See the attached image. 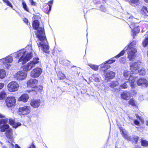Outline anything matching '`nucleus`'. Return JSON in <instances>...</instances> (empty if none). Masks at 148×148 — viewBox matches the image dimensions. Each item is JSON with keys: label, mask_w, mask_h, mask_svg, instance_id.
<instances>
[{"label": "nucleus", "mask_w": 148, "mask_h": 148, "mask_svg": "<svg viewBox=\"0 0 148 148\" xmlns=\"http://www.w3.org/2000/svg\"><path fill=\"white\" fill-rule=\"evenodd\" d=\"M94 80L96 82H97L99 81V79L98 78H95L94 79Z\"/></svg>", "instance_id": "8fccbe9b"}, {"label": "nucleus", "mask_w": 148, "mask_h": 148, "mask_svg": "<svg viewBox=\"0 0 148 148\" xmlns=\"http://www.w3.org/2000/svg\"><path fill=\"white\" fill-rule=\"evenodd\" d=\"M144 1L145 2L148 3V0H144Z\"/></svg>", "instance_id": "5fc2aeb1"}, {"label": "nucleus", "mask_w": 148, "mask_h": 148, "mask_svg": "<svg viewBox=\"0 0 148 148\" xmlns=\"http://www.w3.org/2000/svg\"><path fill=\"white\" fill-rule=\"evenodd\" d=\"M141 97H139V99H140V98Z\"/></svg>", "instance_id": "13d9d810"}, {"label": "nucleus", "mask_w": 148, "mask_h": 148, "mask_svg": "<svg viewBox=\"0 0 148 148\" xmlns=\"http://www.w3.org/2000/svg\"><path fill=\"white\" fill-rule=\"evenodd\" d=\"M129 103L133 106H136V101L133 99H130L128 101Z\"/></svg>", "instance_id": "2f4dec72"}, {"label": "nucleus", "mask_w": 148, "mask_h": 148, "mask_svg": "<svg viewBox=\"0 0 148 148\" xmlns=\"http://www.w3.org/2000/svg\"><path fill=\"white\" fill-rule=\"evenodd\" d=\"M138 85L142 86L145 87H147L148 85V82L144 78H140L137 81Z\"/></svg>", "instance_id": "2eb2a0df"}, {"label": "nucleus", "mask_w": 148, "mask_h": 148, "mask_svg": "<svg viewBox=\"0 0 148 148\" xmlns=\"http://www.w3.org/2000/svg\"><path fill=\"white\" fill-rule=\"evenodd\" d=\"M146 125L147 126H148V121H147L146 123Z\"/></svg>", "instance_id": "6e6d98bb"}, {"label": "nucleus", "mask_w": 148, "mask_h": 148, "mask_svg": "<svg viewBox=\"0 0 148 148\" xmlns=\"http://www.w3.org/2000/svg\"><path fill=\"white\" fill-rule=\"evenodd\" d=\"M8 90L10 92H15L17 91L19 86L18 83L15 81H12L8 85Z\"/></svg>", "instance_id": "9d476101"}, {"label": "nucleus", "mask_w": 148, "mask_h": 148, "mask_svg": "<svg viewBox=\"0 0 148 148\" xmlns=\"http://www.w3.org/2000/svg\"><path fill=\"white\" fill-rule=\"evenodd\" d=\"M31 108L29 106H25L19 108L18 111L20 114L23 115H26L30 113Z\"/></svg>", "instance_id": "9b49d317"}, {"label": "nucleus", "mask_w": 148, "mask_h": 148, "mask_svg": "<svg viewBox=\"0 0 148 148\" xmlns=\"http://www.w3.org/2000/svg\"><path fill=\"white\" fill-rule=\"evenodd\" d=\"M13 59L10 55L0 60V63L3 65V66L7 69H8L12 65Z\"/></svg>", "instance_id": "423d86ee"}, {"label": "nucleus", "mask_w": 148, "mask_h": 148, "mask_svg": "<svg viewBox=\"0 0 148 148\" xmlns=\"http://www.w3.org/2000/svg\"><path fill=\"white\" fill-rule=\"evenodd\" d=\"M115 75V73L112 71L108 72L105 74V79L107 80L113 78Z\"/></svg>", "instance_id": "6ab92c4d"}, {"label": "nucleus", "mask_w": 148, "mask_h": 148, "mask_svg": "<svg viewBox=\"0 0 148 148\" xmlns=\"http://www.w3.org/2000/svg\"><path fill=\"white\" fill-rule=\"evenodd\" d=\"M33 28L37 30L36 33L37 37L38 38L37 44L39 49H41L45 53L49 52V48L47 44V41L45 36L44 28L39 27V22L37 20L34 21L33 22Z\"/></svg>", "instance_id": "f257e3e1"}, {"label": "nucleus", "mask_w": 148, "mask_h": 148, "mask_svg": "<svg viewBox=\"0 0 148 148\" xmlns=\"http://www.w3.org/2000/svg\"><path fill=\"white\" fill-rule=\"evenodd\" d=\"M5 117V116L0 113V118H4Z\"/></svg>", "instance_id": "09e8293b"}, {"label": "nucleus", "mask_w": 148, "mask_h": 148, "mask_svg": "<svg viewBox=\"0 0 148 148\" xmlns=\"http://www.w3.org/2000/svg\"><path fill=\"white\" fill-rule=\"evenodd\" d=\"M9 144H8V145L9 147L11 148H13L14 147V145L12 143H10L9 142H8Z\"/></svg>", "instance_id": "a18cd8bd"}, {"label": "nucleus", "mask_w": 148, "mask_h": 148, "mask_svg": "<svg viewBox=\"0 0 148 148\" xmlns=\"http://www.w3.org/2000/svg\"><path fill=\"white\" fill-rule=\"evenodd\" d=\"M5 103L7 106L9 108L14 106L16 103L15 99L13 97H8L5 100Z\"/></svg>", "instance_id": "4468645a"}, {"label": "nucleus", "mask_w": 148, "mask_h": 148, "mask_svg": "<svg viewBox=\"0 0 148 148\" xmlns=\"http://www.w3.org/2000/svg\"><path fill=\"white\" fill-rule=\"evenodd\" d=\"M39 58L37 57L34 58L32 61H30L23 67V70L27 72L30 70L32 68L35 67L36 64L39 62Z\"/></svg>", "instance_id": "39448f33"}, {"label": "nucleus", "mask_w": 148, "mask_h": 148, "mask_svg": "<svg viewBox=\"0 0 148 148\" xmlns=\"http://www.w3.org/2000/svg\"><path fill=\"white\" fill-rule=\"evenodd\" d=\"M121 97L122 99L127 100L130 99L131 94L129 92L125 91L121 94Z\"/></svg>", "instance_id": "a211bd4d"}, {"label": "nucleus", "mask_w": 148, "mask_h": 148, "mask_svg": "<svg viewBox=\"0 0 148 148\" xmlns=\"http://www.w3.org/2000/svg\"><path fill=\"white\" fill-rule=\"evenodd\" d=\"M142 145L145 147L148 146V142L146 140H142L141 141Z\"/></svg>", "instance_id": "4c0bfd02"}, {"label": "nucleus", "mask_w": 148, "mask_h": 148, "mask_svg": "<svg viewBox=\"0 0 148 148\" xmlns=\"http://www.w3.org/2000/svg\"><path fill=\"white\" fill-rule=\"evenodd\" d=\"M134 123L136 125L139 126L140 125V122L137 120H134Z\"/></svg>", "instance_id": "c03bdc74"}, {"label": "nucleus", "mask_w": 148, "mask_h": 148, "mask_svg": "<svg viewBox=\"0 0 148 148\" xmlns=\"http://www.w3.org/2000/svg\"><path fill=\"white\" fill-rule=\"evenodd\" d=\"M32 90V91H34V90L36 91L35 90H33H33Z\"/></svg>", "instance_id": "4d7b16f0"}, {"label": "nucleus", "mask_w": 148, "mask_h": 148, "mask_svg": "<svg viewBox=\"0 0 148 148\" xmlns=\"http://www.w3.org/2000/svg\"><path fill=\"white\" fill-rule=\"evenodd\" d=\"M120 63H124L125 62V58L123 57L121 58L119 60Z\"/></svg>", "instance_id": "a19ab883"}, {"label": "nucleus", "mask_w": 148, "mask_h": 148, "mask_svg": "<svg viewBox=\"0 0 148 148\" xmlns=\"http://www.w3.org/2000/svg\"><path fill=\"white\" fill-rule=\"evenodd\" d=\"M37 82L38 81L35 79H30L27 82V86L29 87L35 88Z\"/></svg>", "instance_id": "dca6fc26"}, {"label": "nucleus", "mask_w": 148, "mask_h": 148, "mask_svg": "<svg viewBox=\"0 0 148 148\" xmlns=\"http://www.w3.org/2000/svg\"><path fill=\"white\" fill-rule=\"evenodd\" d=\"M5 131H6L5 135L8 138L12 139V130L10 128H9L7 129H6Z\"/></svg>", "instance_id": "412c9836"}, {"label": "nucleus", "mask_w": 148, "mask_h": 148, "mask_svg": "<svg viewBox=\"0 0 148 148\" xmlns=\"http://www.w3.org/2000/svg\"><path fill=\"white\" fill-rule=\"evenodd\" d=\"M42 72V69L40 68H36L32 71L31 72V76L33 78L39 77Z\"/></svg>", "instance_id": "ddd939ff"}, {"label": "nucleus", "mask_w": 148, "mask_h": 148, "mask_svg": "<svg viewBox=\"0 0 148 148\" xmlns=\"http://www.w3.org/2000/svg\"><path fill=\"white\" fill-rule=\"evenodd\" d=\"M16 148H21L17 144L15 145V147Z\"/></svg>", "instance_id": "603ef678"}, {"label": "nucleus", "mask_w": 148, "mask_h": 148, "mask_svg": "<svg viewBox=\"0 0 148 148\" xmlns=\"http://www.w3.org/2000/svg\"><path fill=\"white\" fill-rule=\"evenodd\" d=\"M104 1H106V0H103Z\"/></svg>", "instance_id": "bf43d9fd"}, {"label": "nucleus", "mask_w": 148, "mask_h": 148, "mask_svg": "<svg viewBox=\"0 0 148 148\" xmlns=\"http://www.w3.org/2000/svg\"><path fill=\"white\" fill-rule=\"evenodd\" d=\"M58 77L61 80L63 79L65 77V76L64 74L61 72H59L58 74Z\"/></svg>", "instance_id": "7c9ffc66"}, {"label": "nucleus", "mask_w": 148, "mask_h": 148, "mask_svg": "<svg viewBox=\"0 0 148 148\" xmlns=\"http://www.w3.org/2000/svg\"><path fill=\"white\" fill-rule=\"evenodd\" d=\"M136 44V41H133L126 47L128 50L127 57L130 60H134L136 57L135 53L137 52V50L135 47Z\"/></svg>", "instance_id": "7ed1b4c3"}, {"label": "nucleus", "mask_w": 148, "mask_h": 148, "mask_svg": "<svg viewBox=\"0 0 148 148\" xmlns=\"http://www.w3.org/2000/svg\"><path fill=\"white\" fill-rule=\"evenodd\" d=\"M9 123L10 124H11L13 125V127L15 128H16L18 126H20L21 125V124L20 123H17L15 124H14V120L11 119H9Z\"/></svg>", "instance_id": "393cba45"}, {"label": "nucleus", "mask_w": 148, "mask_h": 148, "mask_svg": "<svg viewBox=\"0 0 148 148\" xmlns=\"http://www.w3.org/2000/svg\"><path fill=\"white\" fill-rule=\"evenodd\" d=\"M121 133L123 134L124 138L128 140L131 141L132 140L131 138L127 134V132L124 129H121Z\"/></svg>", "instance_id": "4be33fe9"}, {"label": "nucleus", "mask_w": 148, "mask_h": 148, "mask_svg": "<svg viewBox=\"0 0 148 148\" xmlns=\"http://www.w3.org/2000/svg\"><path fill=\"white\" fill-rule=\"evenodd\" d=\"M22 4L24 10L27 11H28V9L27 7L26 4L23 1H22Z\"/></svg>", "instance_id": "58836bf2"}, {"label": "nucleus", "mask_w": 148, "mask_h": 148, "mask_svg": "<svg viewBox=\"0 0 148 148\" xmlns=\"http://www.w3.org/2000/svg\"><path fill=\"white\" fill-rule=\"evenodd\" d=\"M25 22V23H27L28 22V20L26 18H24L23 20Z\"/></svg>", "instance_id": "de8ad7c7"}, {"label": "nucleus", "mask_w": 148, "mask_h": 148, "mask_svg": "<svg viewBox=\"0 0 148 148\" xmlns=\"http://www.w3.org/2000/svg\"><path fill=\"white\" fill-rule=\"evenodd\" d=\"M128 20L130 22V24L129 25L130 27L132 29V32L134 37V36L139 33L140 30L137 23L138 22H136V20L137 19L134 17L131 16L129 17Z\"/></svg>", "instance_id": "20e7f679"}, {"label": "nucleus", "mask_w": 148, "mask_h": 148, "mask_svg": "<svg viewBox=\"0 0 148 148\" xmlns=\"http://www.w3.org/2000/svg\"><path fill=\"white\" fill-rule=\"evenodd\" d=\"M8 121L6 119H2L0 120V129L1 132H4L9 127L8 124H6Z\"/></svg>", "instance_id": "f8f14e48"}, {"label": "nucleus", "mask_w": 148, "mask_h": 148, "mask_svg": "<svg viewBox=\"0 0 148 148\" xmlns=\"http://www.w3.org/2000/svg\"><path fill=\"white\" fill-rule=\"evenodd\" d=\"M6 76V72L4 69L0 70V78H4Z\"/></svg>", "instance_id": "cd10ccee"}, {"label": "nucleus", "mask_w": 148, "mask_h": 148, "mask_svg": "<svg viewBox=\"0 0 148 148\" xmlns=\"http://www.w3.org/2000/svg\"><path fill=\"white\" fill-rule=\"evenodd\" d=\"M29 148H35V147L34 145L32 144Z\"/></svg>", "instance_id": "3c124183"}, {"label": "nucleus", "mask_w": 148, "mask_h": 148, "mask_svg": "<svg viewBox=\"0 0 148 148\" xmlns=\"http://www.w3.org/2000/svg\"><path fill=\"white\" fill-rule=\"evenodd\" d=\"M4 86V84L3 83L0 84V89H2Z\"/></svg>", "instance_id": "49530a36"}, {"label": "nucleus", "mask_w": 148, "mask_h": 148, "mask_svg": "<svg viewBox=\"0 0 148 148\" xmlns=\"http://www.w3.org/2000/svg\"><path fill=\"white\" fill-rule=\"evenodd\" d=\"M40 100L33 99L31 101L30 103L31 106L34 108H38L40 106Z\"/></svg>", "instance_id": "f3484780"}, {"label": "nucleus", "mask_w": 148, "mask_h": 148, "mask_svg": "<svg viewBox=\"0 0 148 148\" xmlns=\"http://www.w3.org/2000/svg\"><path fill=\"white\" fill-rule=\"evenodd\" d=\"M29 98V96L26 94H23L18 99V100L19 101H23L25 102L27 101Z\"/></svg>", "instance_id": "aec40b11"}, {"label": "nucleus", "mask_w": 148, "mask_h": 148, "mask_svg": "<svg viewBox=\"0 0 148 148\" xmlns=\"http://www.w3.org/2000/svg\"><path fill=\"white\" fill-rule=\"evenodd\" d=\"M27 72H24L23 71H18L14 75L15 79L17 80H23L27 77Z\"/></svg>", "instance_id": "1a4fd4ad"}, {"label": "nucleus", "mask_w": 148, "mask_h": 148, "mask_svg": "<svg viewBox=\"0 0 148 148\" xmlns=\"http://www.w3.org/2000/svg\"><path fill=\"white\" fill-rule=\"evenodd\" d=\"M32 51L31 45H28L25 49L19 51L14 53V55L16 58L20 57L18 62L23 64L32 58Z\"/></svg>", "instance_id": "f03ea898"}, {"label": "nucleus", "mask_w": 148, "mask_h": 148, "mask_svg": "<svg viewBox=\"0 0 148 148\" xmlns=\"http://www.w3.org/2000/svg\"><path fill=\"white\" fill-rule=\"evenodd\" d=\"M6 95L5 92L2 91L0 93V100H2L4 98Z\"/></svg>", "instance_id": "72a5a7b5"}, {"label": "nucleus", "mask_w": 148, "mask_h": 148, "mask_svg": "<svg viewBox=\"0 0 148 148\" xmlns=\"http://www.w3.org/2000/svg\"><path fill=\"white\" fill-rule=\"evenodd\" d=\"M134 140L135 142L136 143H137V142L138 139V137L137 136H134L133 137Z\"/></svg>", "instance_id": "37998d69"}, {"label": "nucleus", "mask_w": 148, "mask_h": 148, "mask_svg": "<svg viewBox=\"0 0 148 148\" xmlns=\"http://www.w3.org/2000/svg\"><path fill=\"white\" fill-rule=\"evenodd\" d=\"M127 47H125L118 54L115 56V57L116 58H118L120 57L123 55L125 53V51L126 50H127Z\"/></svg>", "instance_id": "a878e982"}, {"label": "nucleus", "mask_w": 148, "mask_h": 148, "mask_svg": "<svg viewBox=\"0 0 148 148\" xmlns=\"http://www.w3.org/2000/svg\"><path fill=\"white\" fill-rule=\"evenodd\" d=\"M141 12L143 14H145L147 15V13L148 14V11L147 7L143 6L141 9Z\"/></svg>", "instance_id": "473e14b6"}, {"label": "nucleus", "mask_w": 148, "mask_h": 148, "mask_svg": "<svg viewBox=\"0 0 148 148\" xmlns=\"http://www.w3.org/2000/svg\"><path fill=\"white\" fill-rule=\"evenodd\" d=\"M119 84V83L117 81H112L110 83V86L111 88H113L114 87L118 86Z\"/></svg>", "instance_id": "c85d7f7f"}, {"label": "nucleus", "mask_w": 148, "mask_h": 148, "mask_svg": "<svg viewBox=\"0 0 148 148\" xmlns=\"http://www.w3.org/2000/svg\"><path fill=\"white\" fill-rule=\"evenodd\" d=\"M138 72L139 73L140 75H145L146 73L145 71L143 68H142L139 71H138Z\"/></svg>", "instance_id": "f704fd0d"}, {"label": "nucleus", "mask_w": 148, "mask_h": 148, "mask_svg": "<svg viewBox=\"0 0 148 148\" xmlns=\"http://www.w3.org/2000/svg\"><path fill=\"white\" fill-rule=\"evenodd\" d=\"M53 1H49L48 2V4L49 5V11H48V12L50 11L51 8V6L52 5V4H53Z\"/></svg>", "instance_id": "ea45409f"}, {"label": "nucleus", "mask_w": 148, "mask_h": 148, "mask_svg": "<svg viewBox=\"0 0 148 148\" xmlns=\"http://www.w3.org/2000/svg\"><path fill=\"white\" fill-rule=\"evenodd\" d=\"M130 82L131 81L125 82L123 84L121 85L120 86L123 89H125L127 88L129 84H130Z\"/></svg>", "instance_id": "bb28decb"}, {"label": "nucleus", "mask_w": 148, "mask_h": 148, "mask_svg": "<svg viewBox=\"0 0 148 148\" xmlns=\"http://www.w3.org/2000/svg\"><path fill=\"white\" fill-rule=\"evenodd\" d=\"M124 76L126 79H128L129 81H131L130 86L132 88H134L135 87V80L130 71H125L124 73Z\"/></svg>", "instance_id": "0eeeda50"}, {"label": "nucleus", "mask_w": 148, "mask_h": 148, "mask_svg": "<svg viewBox=\"0 0 148 148\" xmlns=\"http://www.w3.org/2000/svg\"><path fill=\"white\" fill-rule=\"evenodd\" d=\"M3 1L5 3H6L7 5L8 6L12 8H13V6L8 0H3Z\"/></svg>", "instance_id": "e433bc0d"}, {"label": "nucleus", "mask_w": 148, "mask_h": 148, "mask_svg": "<svg viewBox=\"0 0 148 148\" xmlns=\"http://www.w3.org/2000/svg\"><path fill=\"white\" fill-rule=\"evenodd\" d=\"M130 69L132 73L136 74L138 72V69L141 65V62L140 61H137L130 63Z\"/></svg>", "instance_id": "6e6552de"}, {"label": "nucleus", "mask_w": 148, "mask_h": 148, "mask_svg": "<svg viewBox=\"0 0 148 148\" xmlns=\"http://www.w3.org/2000/svg\"><path fill=\"white\" fill-rule=\"evenodd\" d=\"M115 58V57H113V58H111L109 60L104 62L103 64H101L100 65L101 67H104V65L106 63L111 64L114 62L115 61V60L114 59V58Z\"/></svg>", "instance_id": "b1692460"}, {"label": "nucleus", "mask_w": 148, "mask_h": 148, "mask_svg": "<svg viewBox=\"0 0 148 148\" xmlns=\"http://www.w3.org/2000/svg\"><path fill=\"white\" fill-rule=\"evenodd\" d=\"M148 44V38H145L143 41L142 44L144 47H146Z\"/></svg>", "instance_id": "c9c22d12"}, {"label": "nucleus", "mask_w": 148, "mask_h": 148, "mask_svg": "<svg viewBox=\"0 0 148 148\" xmlns=\"http://www.w3.org/2000/svg\"><path fill=\"white\" fill-rule=\"evenodd\" d=\"M88 65L92 69L95 71H96L98 69L99 66L97 65L91 64H89Z\"/></svg>", "instance_id": "c756f323"}, {"label": "nucleus", "mask_w": 148, "mask_h": 148, "mask_svg": "<svg viewBox=\"0 0 148 148\" xmlns=\"http://www.w3.org/2000/svg\"><path fill=\"white\" fill-rule=\"evenodd\" d=\"M129 3L132 5L136 7L139 5L140 3V0H130Z\"/></svg>", "instance_id": "5701e85b"}, {"label": "nucleus", "mask_w": 148, "mask_h": 148, "mask_svg": "<svg viewBox=\"0 0 148 148\" xmlns=\"http://www.w3.org/2000/svg\"><path fill=\"white\" fill-rule=\"evenodd\" d=\"M29 2L32 5L36 6V3L33 1V0H29Z\"/></svg>", "instance_id": "79ce46f5"}, {"label": "nucleus", "mask_w": 148, "mask_h": 148, "mask_svg": "<svg viewBox=\"0 0 148 148\" xmlns=\"http://www.w3.org/2000/svg\"><path fill=\"white\" fill-rule=\"evenodd\" d=\"M136 117L137 118H140L139 117V116H138V114H136Z\"/></svg>", "instance_id": "864d4df0"}]
</instances>
